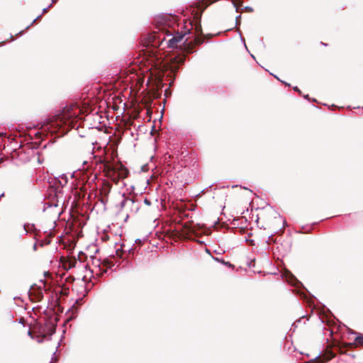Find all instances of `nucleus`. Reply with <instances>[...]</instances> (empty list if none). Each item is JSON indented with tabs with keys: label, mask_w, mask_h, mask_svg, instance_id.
Segmentation results:
<instances>
[{
	"label": "nucleus",
	"mask_w": 363,
	"mask_h": 363,
	"mask_svg": "<svg viewBox=\"0 0 363 363\" xmlns=\"http://www.w3.org/2000/svg\"><path fill=\"white\" fill-rule=\"evenodd\" d=\"M82 113L81 108L76 104L65 107L62 113L57 116L52 125H56L61 128L63 125H67V131L69 128L75 127L74 122L77 121Z\"/></svg>",
	"instance_id": "f257e3e1"
},
{
	"label": "nucleus",
	"mask_w": 363,
	"mask_h": 363,
	"mask_svg": "<svg viewBox=\"0 0 363 363\" xmlns=\"http://www.w3.org/2000/svg\"><path fill=\"white\" fill-rule=\"evenodd\" d=\"M146 182H150V179H147Z\"/></svg>",
	"instance_id": "412c9836"
},
{
	"label": "nucleus",
	"mask_w": 363,
	"mask_h": 363,
	"mask_svg": "<svg viewBox=\"0 0 363 363\" xmlns=\"http://www.w3.org/2000/svg\"><path fill=\"white\" fill-rule=\"evenodd\" d=\"M57 0H52V4L55 3Z\"/></svg>",
	"instance_id": "6ab92c4d"
},
{
	"label": "nucleus",
	"mask_w": 363,
	"mask_h": 363,
	"mask_svg": "<svg viewBox=\"0 0 363 363\" xmlns=\"http://www.w3.org/2000/svg\"><path fill=\"white\" fill-rule=\"evenodd\" d=\"M294 89L295 91H299V89H298V88L297 86H295V87L294 88Z\"/></svg>",
	"instance_id": "f3484780"
},
{
	"label": "nucleus",
	"mask_w": 363,
	"mask_h": 363,
	"mask_svg": "<svg viewBox=\"0 0 363 363\" xmlns=\"http://www.w3.org/2000/svg\"><path fill=\"white\" fill-rule=\"evenodd\" d=\"M28 333L29 335H31V332L30 331H28Z\"/></svg>",
	"instance_id": "aec40b11"
},
{
	"label": "nucleus",
	"mask_w": 363,
	"mask_h": 363,
	"mask_svg": "<svg viewBox=\"0 0 363 363\" xmlns=\"http://www.w3.org/2000/svg\"><path fill=\"white\" fill-rule=\"evenodd\" d=\"M217 0H209V4H212L215 1H216ZM232 3L234 6V7H237V4H238V1L237 0H232Z\"/></svg>",
	"instance_id": "9b49d317"
},
{
	"label": "nucleus",
	"mask_w": 363,
	"mask_h": 363,
	"mask_svg": "<svg viewBox=\"0 0 363 363\" xmlns=\"http://www.w3.org/2000/svg\"><path fill=\"white\" fill-rule=\"evenodd\" d=\"M132 183H123V184L125 186H129L132 189L131 191L129 192V194H135V191H134V187L131 185Z\"/></svg>",
	"instance_id": "9d476101"
},
{
	"label": "nucleus",
	"mask_w": 363,
	"mask_h": 363,
	"mask_svg": "<svg viewBox=\"0 0 363 363\" xmlns=\"http://www.w3.org/2000/svg\"><path fill=\"white\" fill-rule=\"evenodd\" d=\"M147 165H143V166L141 167V171H142V172H145V171H146V169H147Z\"/></svg>",
	"instance_id": "ddd939ff"
},
{
	"label": "nucleus",
	"mask_w": 363,
	"mask_h": 363,
	"mask_svg": "<svg viewBox=\"0 0 363 363\" xmlns=\"http://www.w3.org/2000/svg\"><path fill=\"white\" fill-rule=\"evenodd\" d=\"M145 203H147L148 205L150 203L147 199L145 200Z\"/></svg>",
	"instance_id": "a211bd4d"
},
{
	"label": "nucleus",
	"mask_w": 363,
	"mask_h": 363,
	"mask_svg": "<svg viewBox=\"0 0 363 363\" xmlns=\"http://www.w3.org/2000/svg\"><path fill=\"white\" fill-rule=\"evenodd\" d=\"M115 174H117L118 179H123L126 178L128 174V171L126 168L121 167L120 169H118L117 172H115Z\"/></svg>",
	"instance_id": "423d86ee"
},
{
	"label": "nucleus",
	"mask_w": 363,
	"mask_h": 363,
	"mask_svg": "<svg viewBox=\"0 0 363 363\" xmlns=\"http://www.w3.org/2000/svg\"><path fill=\"white\" fill-rule=\"evenodd\" d=\"M239 188L240 191H243L244 194L247 196H249L250 195L252 194V191L249 189L247 187H242L241 186L235 185L233 186L232 188Z\"/></svg>",
	"instance_id": "0eeeda50"
},
{
	"label": "nucleus",
	"mask_w": 363,
	"mask_h": 363,
	"mask_svg": "<svg viewBox=\"0 0 363 363\" xmlns=\"http://www.w3.org/2000/svg\"><path fill=\"white\" fill-rule=\"evenodd\" d=\"M355 342L357 345H363V335L357 336L355 337Z\"/></svg>",
	"instance_id": "1a4fd4ad"
},
{
	"label": "nucleus",
	"mask_w": 363,
	"mask_h": 363,
	"mask_svg": "<svg viewBox=\"0 0 363 363\" xmlns=\"http://www.w3.org/2000/svg\"><path fill=\"white\" fill-rule=\"evenodd\" d=\"M41 16H38L35 19H34L33 21V22L31 23V25H33L38 19H39L40 18Z\"/></svg>",
	"instance_id": "4468645a"
},
{
	"label": "nucleus",
	"mask_w": 363,
	"mask_h": 363,
	"mask_svg": "<svg viewBox=\"0 0 363 363\" xmlns=\"http://www.w3.org/2000/svg\"><path fill=\"white\" fill-rule=\"evenodd\" d=\"M184 62V58L183 57H178L174 59V62L170 65V69L172 72L176 71L179 65L183 64Z\"/></svg>",
	"instance_id": "39448f33"
},
{
	"label": "nucleus",
	"mask_w": 363,
	"mask_h": 363,
	"mask_svg": "<svg viewBox=\"0 0 363 363\" xmlns=\"http://www.w3.org/2000/svg\"><path fill=\"white\" fill-rule=\"evenodd\" d=\"M190 30L187 29L185 31H182V33L177 32L175 35H172V34H168L167 37H169V39H167L166 37H163L162 40L167 42V45L169 48H174L178 46V43H182L184 37L189 33Z\"/></svg>",
	"instance_id": "f03ea898"
},
{
	"label": "nucleus",
	"mask_w": 363,
	"mask_h": 363,
	"mask_svg": "<svg viewBox=\"0 0 363 363\" xmlns=\"http://www.w3.org/2000/svg\"><path fill=\"white\" fill-rule=\"evenodd\" d=\"M190 26H191V28H194V26L192 25L191 23H190ZM194 28H195V35H196L197 36L195 38V40H196V43L197 44H201L203 43V40L201 39V38L199 37V35L201 33V25L200 24H197L196 23L194 25Z\"/></svg>",
	"instance_id": "20e7f679"
},
{
	"label": "nucleus",
	"mask_w": 363,
	"mask_h": 363,
	"mask_svg": "<svg viewBox=\"0 0 363 363\" xmlns=\"http://www.w3.org/2000/svg\"><path fill=\"white\" fill-rule=\"evenodd\" d=\"M102 162H104L106 164V167H109L108 164H107L108 162H107L106 159H105Z\"/></svg>",
	"instance_id": "2eb2a0df"
},
{
	"label": "nucleus",
	"mask_w": 363,
	"mask_h": 363,
	"mask_svg": "<svg viewBox=\"0 0 363 363\" xmlns=\"http://www.w3.org/2000/svg\"><path fill=\"white\" fill-rule=\"evenodd\" d=\"M80 172H74L73 173H65L59 175L58 177H54V179L55 182H60V179L64 180L65 182H68L69 179H75V180H78V175L80 174Z\"/></svg>",
	"instance_id": "7ed1b4c3"
},
{
	"label": "nucleus",
	"mask_w": 363,
	"mask_h": 363,
	"mask_svg": "<svg viewBox=\"0 0 363 363\" xmlns=\"http://www.w3.org/2000/svg\"><path fill=\"white\" fill-rule=\"evenodd\" d=\"M121 204L122 207L130 206H133L134 204V202H133V199H131L130 198H125L121 201Z\"/></svg>",
	"instance_id": "6e6552de"
},
{
	"label": "nucleus",
	"mask_w": 363,
	"mask_h": 363,
	"mask_svg": "<svg viewBox=\"0 0 363 363\" xmlns=\"http://www.w3.org/2000/svg\"><path fill=\"white\" fill-rule=\"evenodd\" d=\"M52 6V4H50L47 8L43 9V13H45Z\"/></svg>",
	"instance_id": "f8f14e48"
},
{
	"label": "nucleus",
	"mask_w": 363,
	"mask_h": 363,
	"mask_svg": "<svg viewBox=\"0 0 363 363\" xmlns=\"http://www.w3.org/2000/svg\"><path fill=\"white\" fill-rule=\"evenodd\" d=\"M223 263H224L225 264L228 265V266H231V264H230V262H223Z\"/></svg>",
	"instance_id": "dca6fc26"
}]
</instances>
